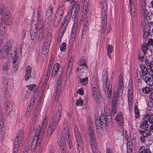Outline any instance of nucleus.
<instances>
[{"instance_id":"nucleus-23","label":"nucleus","mask_w":153,"mask_h":153,"mask_svg":"<svg viewBox=\"0 0 153 153\" xmlns=\"http://www.w3.org/2000/svg\"><path fill=\"white\" fill-rule=\"evenodd\" d=\"M148 122V121L146 120L145 116H144L143 117V120L140 123V128L142 129L148 128L149 126Z\"/></svg>"},{"instance_id":"nucleus-55","label":"nucleus","mask_w":153,"mask_h":153,"mask_svg":"<svg viewBox=\"0 0 153 153\" xmlns=\"http://www.w3.org/2000/svg\"><path fill=\"white\" fill-rule=\"evenodd\" d=\"M146 149L144 146L140 147L139 149V153H144L146 150Z\"/></svg>"},{"instance_id":"nucleus-25","label":"nucleus","mask_w":153,"mask_h":153,"mask_svg":"<svg viewBox=\"0 0 153 153\" xmlns=\"http://www.w3.org/2000/svg\"><path fill=\"white\" fill-rule=\"evenodd\" d=\"M45 26L44 25H42L39 30V34L38 37V40H41V39L43 37L44 35V29Z\"/></svg>"},{"instance_id":"nucleus-3","label":"nucleus","mask_w":153,"mask_h":153,"mask_svg":"<svg viewBox=\"0 0 153 153\" xmlns=\"http://www.w3.org/2000/svg\"><path fill=\"white\" fill-rule=\"evenodd\" d=\"M62 111L61 108H59L53 115L51 121L49 123L47 137H49L51 135L57 126L62 115Z\"/></svg>"},{"instance_id":"nucleus-17","label":"nucleus","mask_w":153,"mask_h":153,"mask_svg":"<svg viewBox=\"0 0 153 153\" xmlns=\"http://www.w3.org/2000/svg\"><path fill=\"white\" fill-rule=\"evenodd\" d=\"M117 98L115 96H113V101L112 102V107L111 111V114L113 115L116 113L117 109V107L116 104Z\"/></svg>"},{"instance_id":"nucleus-62","label":"nucleus","mask_w":153,"mask_h":153,"mask_svg":"<svg viewBox=\"0 0 153 153\" xmlns=\"http://www.w3.org/2000/svg\"><path fill=\"white\" fill-rule=\"evenodd\" d=\"M6 36V34L3 32H0V37L2 39H4Z\"/></svg>"},{"instance_id":"nucleus-37","label":"nucleus","mask_w":153,"mask_h":153,"mask_svg":"<svg viewBox=\"0 0 153 153\" xmlns=\"http://www.w3.org/2000/svg\"><path fill=\"white\" fill-rule=\"evenodd\" d=\"M152 90V88L147 86L144 87L142 90L143 92L146 94H149L151 92Z\"/></svg>"},{"instance_id":"nucleus-44","label":"nucleus","mask_w":153,"mask_h":153,"mask_svg":"<svg viewBox=\"0 0 153 153\" xmlns=\"http://www.w3.org/2000/svg\"><path fill=\"white\" fill-rule=\"evenodd\" d=\"M91 144V145H94V144H96V138L95 136L91 137H90Z\"/></svg>"},{"instance_id":"nucleus-11","label":"nucleus","mask_w":153,"mask_h":153,"mask_svg":"<svg viewBox=\"0 0 153 153\" xmlns=\"http://www.w3.org/2000/svg\"><path fill=\"white\" fill-rule=\"evenodd\" d=\"M58 141L59 146L62 150V153H67L66 152V146L63 135H59L58 136Z\"/></svg>"},{"instance_id":"nucleus-16","label":"nucleus","mask_w":153,"mask_h":153,"mask_svg":"<svg viewBox=\"0 0 153 153\" xmlns=\"http://www.w3.org/2000/svg\"><path fill=\"white\" fill-rule=\"evenodd\" d=\"M42 129L36 131L35 133V135L33 138V139H36V141H38L40 140L41 142V138L43 135L44 131Z\"/></svg>"},{"instance_id":"nucleus-63","label":"nucleus","mask_w":153,"mask_h":153,"mask_svg":"<svg viewBox=\"0 0 153 153\" xmlns=\"http://www.w3.org/2000/svg\"><path fill=\"white\" fill-rule=\"evenodd\" d=\"M8 65L7 64H5L3 65V70L4 71H6L8 70Z\"/></svg>"},{"instance_id":"nucleus-61","label":"nucleus","mask_w":153,"mask_h":153,"mask_svg":"<svg viewBox=\"0 0 153 153\" xmlns=\"http://www.w3.org/2000/svg\"><path fill=\"white\" fill-rule=\"evenodd\" d=\"M47 11H48V13H50L51 14H52L53 13V7L51 5H50L48 7Z\"/></svg>"},{"instance_id":"nucleus-15","label":"nucleus","mask_w":153,"mask_h":153,"mask_svg":"<svg viewBox=\"0 0 153 153\" xmlns=\"http://www.w3.org/2000/svg\"><path fill=\"white\" fill-rule=\"evenodd\" d=\"M13 103L12 102L7 101L5 104V112L9 115L13 111Z\"/></svg>"},{"instance_id":"nucleus-18","label":"nucleus","mask_w":153,"mask_h":153,"mask_svg":"<svg viewBox=\"0 0 153 153\" xmlns=\"http://www.w3.org/2000/svg\"><path fill=\"white\" fill-rule=\"evenodd\" d=\"M110 117H108L106 116V115H104V114H101L100 117L99 119L100 122L103 124V125L104 126L105 125L106 126L107 122L109 121L110 120Z\"/></svg>"},{"instance_id":"nucleus-28","label":"nucleus","mask_w":153,"mask_h":153,"mask_svg":"<svg viewBox=\"0 0 153 153\" xmlns=\"http://www.w3.org/2000/svg\"><path fill=\"white\" fill-rule=\"evenodd\" d=\"M140 68L142 72V74L143 76H145L148 74V71L145 65H141L140 66Z\"/></svg>"},{"instance_id":"nucleus-9","label":"nucleus","mask_w":153,"mask_h":153,"mask_svg":"<svg viewBox=\"0 0 153 153\" xmlns=\"http://www.w3.org/2000/svg\"><path fill=\"white\" fill-rule=\"evenodd\" d=\"M63 134L65 136L67 145L69 148L70 149H72V144L70 135V131L67 127L63 128Z\"/></svg>"},{"instance_id":"nucleus-41","label":"nucleus","mask_w":153,"mask_h":153,"mask_svg":"<svg viewBox=\"0 0 153 153\" xmlns=\"http://www.w3.org/2000/svg\"><path fill=\"white\" fill-rule=\"evenodd\" d=\"M134 111L135 118L137 119L139 118L140 116V113L138 107L137 105H135L134 106Z\"/></svg>"},{"instance_id":"nucleus-29","label":"nucleus","mask_w":153,"mask_h":153,"mask_svg":"<svg viewBox=\"0 0 153 153\" xmlns=\"http://www.w3.org/2000/svg\"><path fill=\"white\" fill-rule=\"evenodd\" d=\"M88 25L86 24H84V26L82 31V36L83 37L86 36L88 34Z\"/></svg>"},{"instance_id":"nucleus-32","label":"nucleus","mask_w":153,"mask_h":153,"mask_svg":"<svg viewBox=\"0 0 153 153\" xmlns=\"http://www.w3.org/2000/svg\"><path fill=\"white\" fill-rule=\"evenodd\" d=\"M64 6L63 5H60L56 14L63 16L64 9Z\"/></svg>"},{"instance_id":"nucleus-4","label":"nucleus","mask_w":153,"mask_h":153,"mask_svg":"<svg viewBox=\"0 0 153 153\" xmlns=\"http://www.w3.org/2000/svg\"><path fill=\"white\" fill-rule=\"evenodd\" d=\"M108 79L107 74H105L103 75L102 79L103 83L105 93L108 99H110L111 98L112 94V86L110 84H107Z\"/></svg>"},{"instance_id":"nucleus-31","label":"nucleus","mask_w":153,"mask_h":153,"mask_svg":"<svg viewBox=\"0 0 153 153\" xmlns=\"http://www.w3.org/2000/svg\"><path fill=\"white\" fill-rule=\"evenodd\" d=\"M144 116L150 123H153V114H147Z\"/></svg>"},{"instance_id":"nucleus-48","label":"nucleus","mask_w":153,"mask_h":153,"mask_svg":"<svg viewBox=\"0 0 153 153\" xmlns=\"http://www.w3.org/2000/svg\"><path fill=\"white\" fill-rule=\"evenodd\" d=\"M38 115V113L36 111H35L34 112L32 118V121L33 123H35L37 117Z\"/></svg>"},{"instance_id":"nucleus-39","label":"nucleus","mask_w":153,"mask_h":153,"mask_svg":"<svg viewBox=\"0 0 153 153\" xmlns=\"http://www.w3.org/2000/svg\"><path fill=\"white\" fill-rule=\"evenodd\" d=\"M127 153H131L132 152L133 149L132 143H127Z\"/></svg>"},{"instance_id":"nucleus-42","label":"nucleus","mask_w":153,"mask_h":153,"mask_svg":"<svg viewBox=\"0 0 153 153\" xmlns=\"http://www.w3.org/2000/svg\"><path fill=\"white\" fill-rule=\"evenodd\" d=\"M104 111L105 115H106V116L108 117H111L109 116V114L110 113V111L109 108L108 106H105L104 108Z\"/></svg>"},{"instance_id":"nucleus-10","label":"nucleus","mask_w":153,"mask_h":153,"mask_svg":"<svg viewBox=\"0 0 153 153\" xmlns=\"http://www.w3.org/2000/svg\"><path fill=\"white\" fill-rule=\"evenodd\" d=\"M38 26V25L36 22H34L31 24L30 34L31 39L32 40H33L36 38L38 39V36L37 37Z\"/></svg>"},{"instance_id":"nucleus-47","label":"nucleus","mask_w":153,"mask_h":153,"mask_svg":"<svg viewBox=\"0 0 153 153\" xmlns=\"http://www.w3.org/2000/svg\"><path fill=\"white\" fill-rule=\"evenodd\" d=\"M83 103V102L82 99H79L76 102V105L77 106H81Z\"/></svg>"},{"instance_id":"nucleus-7","label":"nucleus","mask_w":153,"mask_h":153,"mask_svg":"<svg viewBox=\"0 0 153 153\" xmlns=\"http://www.w3.org/2000/svg\"><path fill=\"white\" fill-rule=\"evenodd\" d=\"M74 132L75 137L78 146V149L80 152L83 149V140L77 127L75 128Z\"/></svg>"},{"instance_id":"nucleus-24","label":"nucleus","mask_w":153,"mask_h":153,"mask_svg":"<svg viewBox=\"0 0 153 153\" xmlns=\"http://www.w3.org/2000/svg\"><path fill=\"white\" fill-rule=\"evenodd\" d=\"M139 132L140 134H142V136L144 137H146L150 136L151 134L150 130L147 129H145L144 131L140 130L139 131Z\"/></svg>"},{"instance_id":"nucleus-38","label":"nucleus","mask_w":153,"mask_h":153,"mask_svg":"<svg viewBox=\"0 0 153 153\" xmlns=\"http://www.w3.org/2000/svg\"><path fill=\"white\" fill-rule=\"evenodd\" d=\"M95 123L97 128V129H98L99 128L100 129L102 128L103 127H104V125H103V124L100 122V120H99L96 121H95Z\"/></svg>"},{"instance_id":"nucleus-49","label":"nucleus","mask_w":153,"mask_h":153,"mask_svg":"<svg viewBox=\"0 0 153 153\" xmlns=\"http://www.w3.org/2000/svg\"><path fill=\"white\" fill-rule=\"evenodd\" d=\"M61 87L60 85H57L56 89V97H59V95L60 93V91L61 89Z\"/></svg>"},{"instance_id":"nucleus-45","label":"nucleus","mask_w":153,"mask_h":153,"mask_svg":"<svg viewBox=\"0 0 153 153\" xmlns=\"http://www.w3.org/2000/svg\"><path fill=\"white\" fill-rule=\"evenodd\" d=\"M147 46L148 45L146 43L143 44L142 45V49L144 55L146 53V51L148 49Z\"/></svg>"},{"instance_id":"nucleus-8","label":"nucleus","mask_w":153,"mask_h":153,"mask_svg":"<svg viewBox=\"0 0 153 153\" xmlns=\"http://www.w3.org/2000/svg\"><path fill=\"white\" fill-rule=\"evenodd\" d=\"M40 141H37L36 139H33L30 148L29 147L28 148L25 147V151L23 153H27V150H30V149L31 151L33 152L36 150V153L37 152V150L39 149V147L40 146Z\"/></svg>"},{"instance_id":"nucleus-64","label":"nucleus","mask_w":153,"mask_h":153,"mask_svg":"<svg viewBox=\"0 0 153 153\" xmlns=\"http://www.w3.org/2000/svg\"><path fill=\"white\" fill-rule=\"evenodd\" d=\"M149 69L150 70H153V60L151 61L149 64Z\"/></svg>"},{"instance_id":"nucleus-2","label":"nucleus","mask_w":153,"mask_h":153,"mask_svg":"<svg viewBox=\"0 0 153 153\" xmlns=\"http://www.w3.org/2000/svg\"><path fill=\"white\" fill-rule=\"evenodd\" d=\"M80 10L79 3L78 1L76 2L73 6L71 12L68 13V15L64 19L62 23L60 31L62 34H63L67 28L70 20L76 23L78 21V18L77 15Z\"/></svg>"},{"instance_id":"nucleus-5","label":"nucleus","mask_w":153,"mask_h":153,"mask_svg":"<svg viewBox=\"0 0 153 153\" xmlns=\"http://www.w3.org/2000/svg\"><path fill=\"white\" fill-rule=\"evenodd\" d=\"M0 19V30L3 27L4 29L5 25H8L11 23V18L8 12L3 13L1 15Z\"/></svg>"},{"instance_id":"nucleus-54","label":"nucleus","mask_w":153,"mask_h":153,"mask_svg":"<svg viewBox=\"0 0 153 153\" xmlns=\"http://www.w3.org/2000/svg\"><path fill=\"white\" fill-rule=\"evenodd\" d=\"M35 99L34 97H33L31 99V102H30V105H29L28 107H29V109H30V108H32L33 106L34 105V102L35 101Z\"/></svg>"},{"instance_id":"nucleus-30","label":"nucleus","mask_w":153,"mask_h":153,"mask_svg":"<svg viewBox=\"0 0 153 153\" xmlns=\"http://www.w3.org/2000/svg\"><path fill=\"white\" fill-rule=\"evenodd\" d=\"M107 19H102L101 25V30L102 32H104L106 30V27Z\"/></svg>"},{"instance_id":"nucleus-14","label":"nucleus","mask_w":153,"mask_h":153,"mask_svg":"<svg viewBox=\"0 0 153 153\" xmlns=\"http://www.w3.org/2000/svg\"><path fill=\"white\" fill-rule=\"evenodd\" d=\"M74 58V56H72L69 61L66 73V77H68V78L71 74L72 70L73 64V63Z\"/></svg>"},{"instance_id":"nucleus-60","label":"nucleus","mask_w":153,"mask_h":153,"mask_svg":"<svg viewBox=\"0 0 153 153\" xmlns=\"http://www.w3.org/2000/svg\"><path fill=\"white\" fill-rule=\"evenodd\" d=\"M149 35V33L146 31H144L143 34V37L145 39H147Z\"/></svg>"},{"instance_id":"nucleus-35","label":"nucleus","mask_w":153,"mask_h":153,"mask_svg":"<svg viewBox=\"0 0 153 153\" xmlns=\"http://www.w3.org/2000/svg\"><path fill=\"white\" fill-rule=\"evenodd\" d=\"M22 139V137L21 136H20L19 137L16 136L15 140L14 145H15V146L16 147H19V144L20 143Z\"/></svg>"},{"instance_id":"nucleus-26","label":"nucleus","mask_w":153,"mask_h":153,"mask_svg":"<svg viewBox=\"0 0 153 153\" xmlns=\"http://www.w3.org/2000/svg\"><path fill=\"white\" fill-rule=\"evenodd\" d=\"M31 71V67L30 66H28L26 68V73L25 76V79L26 80L28 79L29 77L30 76Z\"/></svg>"},{"instance_id":"nucleus-50","label":"nucleus","mask_w":153,"mask_h":153,"mask_svg":"<svg viewBox=\"0 0 153 153\" xmlns=\"http://www.w3.org/2000/svg\"><path fill=\"white\" fill-rule=\"evenodd\" d=\"M88 131L90 137L95 136L94 135V131L93 128H88Z\"/></svg>"},{"instance_id":"nucleus-22","label":"nucleus","mask_w":153,"mask_h":153,"mask_svg":"<svg viewBox=\"0 0 153 153\" xmlns=\"http://www.w3.org/2000/svg\"><path fill=\"white\" fill-rule=\"evenodd\" d=\"M102 12V19H107V5L106 3L103 4Z\"/></svg>"},{"instance_id":"nucleus-57","label":"nucleus","mask_w":153,"mask_h":153,"mask_svg":"<svg viewBox=\"0 0 153 153\" xmlns=\"http://www.w3.org/2000/svg\"><path fill=\"white\" fill-rule=\"evenodd\" d=\"M62 16L57 14H56L55 15V18L56 19H57L58 21L60 22L61 21V20L62 18Z\"/></svg>"},{"instance_id":"nucleus-1","label":"nucleus","mask_w":153,"mask_h":153,"mask_svg":"<svg viewBox=\"0 0 153 153\" xmlns=\"http://www.w3.org/2000/svg\"><path fill=\"white\" fill-rule=\"evenodd\" d=\"M13 43L12 39L7 41L3 46L0 55L2 58H5L7 55L13 58V69L12 71L15 72L17 70L21 53L19 49L13 48Z\"/></svg>"},{"instance_id":"nucleus-12","label":"nucleus","mask_w":153,"mask_h":153,"mask_svg":"<svg viewBox=\"0 0 153 153\" xmlns=\"http://www.w3.org/2000/svg\"><path fill=\"white\" fill-rule=\"evenodd\" d=\"M51 35L50 33H48L46 36L43 48V49H44L46 53L48 52V49L49 48V45L51 42Z\"/></svg>"},{"instance_id":"nucleus-53","label":"nucleus","mask_w":153,"mask_h":153,"mask_svg":"<svg viewBox=\"0 0 153 153\" xmlns=\"http://www.w3.org/2000/svg\"><path fill=\"white\" fill-rule=\"evenodd\" d=\"M141 6L142 7V11H144L146 7V4L145 0H142Z\"/></svg>"},{"instance_id":"nucleus-21","label":"nucleus","mask_w":153,"mask_h":153,"mask_svg":"<svg viewBox=\"0 0 153 153\" xmlns=\"http://www.w3.org/2000/svg\"><path fill=\"white\" fill-rule=\"evenodd\" d=\"M123 80L122 79H120L119 80V87L117 89V92L119 95L123 94Z\"/></svg>"},{"instance_id":"nucleus-13","label":"nucleus","mask_w":153,"mask_h":153,"mask_svg":"<svg viewBox=\"0 0 153 153\" xmlns=\"http://www.w3.org/2000/svg\"><path fill=\"white\" fill-rule=\"evenodd\" d=\"M86 72L81 70L80 74V77L81 78L79 81L80 83L85 85L87 84L88 82V76H87Z\"/></svg>"},{"instance_id":"nucleus-43","label":"nucleus","mask_w":153,"mask_h":153,"mask_svg":"<svg viewBox=\"0 0 153 153\" xmlns=\"http://www.w3.org/2000/svg\"><path fill=\"white\" fill-rule=\"evenodd\" d=\"M5 13V7L4 4L0 3V15H1L3 13Z\"/></svg>"},{"instance_id":"nucleus-51","label":"nucleus","mask_w":153,"mask_h":153,"mask_svg":"<svg viewBox=\"0 0 153 153\" xmlns=\"http://www.w3.org/2000/svg\"><path fill=\"white\" fill-rule=\"evenodd\" d=\"M66 44L65 43L63 42L60 46L61 51H64L66 49Z\"/></svg>"},{"instance_id":"nucleus-36","label":"nucleus","mask_w":153,"mask_h":153,"mask_svg":"<svg viewBox=\"0 0 153 153\" xmlns=\"http://www.w3.org/2000/svg\"><path fill=\"white\" fill-rule=\"evenodd\" d=\"M77 31V27H73L71 33V39H74L75 38L76 36V33Z\"/></svg>"},{"instance_id":"nucleus-40","label":"nucleus","mask_w":153,"mask_h":153,"mask_svg":"<svg viewBox=\"0 0 153 153\" xmlns=\"http://www.w3.org/2000/svg\"><path fill=\"white\" fill-rule=\"evenodd\" d=\"M28 88L30 90L33 91L35 92L36 91L37 89L36 86V85L31 84L27 86Z\"/></svg>"},{"instance_id":"nucleus-59","label":"nucleus","mask_w":153,"mask_h":153,"mask_svg":"<svg viewBox=\"0 0 153 153\" xmlns=\"http://www.w3.org/2000/svg\"><path fill=\"white\" fill-rule=\"evenodd\" d=\"M128 99L129 98H132L133 97V95H132V90L130 89H129L128 90Z\"/></svg>"},{"instance_id":"nucleus-56","label":"nucleus","mask_w":153,"mask_h":153,"mask_svg":"<svg viewBox=\"0 0 153 153\" xmlns=\"http://www.w3.org/2000/svg\"><path fill=\"white\" fill-rule=\"evenodd\" d=\"M89 11L88 7L86 5H84L83 8V12L84 13V14L87 13Z\"/></svg>"},{"instance_id":"nucleus-27","label":"nucleus","mask_w":153,"mask_h":153,"mask_svg":"<svg viewBox=\"0 0 153 153\" xmlns=\"http://www.w3.org/2000/svg\"><path fill=\"white\" fill-rule=\"evenodd\" d=\"M146 83L149 86H152L153 85V79L149 76H146L144 79Z\"/></svg>"},{"instance_id":"nucleus-33","label":"nucleus","mask_w":153,"mask_h":153,"mask_svg":"<svg viewBox=\"0 0 153 153\" xmlns=\"http://www.w3.org/2000/svg\"><path fill=\"white\" fill-rule=\"evenodd\" d=\"M113 46L112 45L109 44L107 46V55L109 58H111V54L113 51Z\"/></svg>"},{"instance_id":"nucleus-34","label":"nucleus","mask_w":153,"mask_h":153,"mask_svg":"<svg viewBox=\"0 0 153 153\" xmlns=\"http://www.w3.org/2000/svg\"><path fill=\"white\" fill-rule=\"evenodd\" d=\"M48 122V117L45 116L44 117L41 129L44 130L46 128Z\"/></svg>"},{"instance_id":"nucleus-58","label":"nucleus","mask_w":153,"mask_h":153,"mask_svg":"<svg viewBox=\"0 0 153 153\" xmlns=\"http://www.w3.org/2000/svg\"><path fill=\"white\" fill-rule=\"evenodd\" d=\"M147 45L148 46H152L153 45V39L150 38L148 40V41L147 42Z\"/></svg>"},{"instance_id":"nucleus-46","label":"nucleus","mask_w":153,"mask_h":153,"mask_svg":"<svg viewBox=\"0 0 153 153\" xmlns=\"http://www.w3.org/2000/svg\"><path fill=\"white\" fill-rule=\"evenodd\" d=\"M32 108H30V109H29V107H28L26 111L25 114V117H27L30 114Z\"/></svg>"},{"instance_id":"nucleus-20","label":"nucleus","mask_w":153,"mask_h":153,"mask_svg":"<svg viewBox=\"0 0 153 153\" xmlns=\"http://www.w3.org/2000/svg\"><path fill=\"white\" fill-rule=\"evenodd\" d=\"M79 65L80 66V73H81V71L82 70V71H84L86 72V70L87 69L88 67L84 60L82 59L80 60L79 63Z\"/></svg>"},{"instance_id":"nucleus-52","label":"nucleus","mask_w":153,"mask_h":153,"mask_svg":"<svg viewBox=\"0 0 153 153\" xmlns=\"http://www.w3.org/2000/svg\"><path fill=\"white\" fill-rule=\"evenodd\" d=\"M97 144H94V145H91V147L93 152L94 153H97V148L96 147Z\"/></svg>"},{"instance_id":"nucleus-19","label":"nucleus","mask_w":153,"mask_h":153,"mask_svg":"<svg viewBox=\"0 0 153 153\" xmlns=\"http://www.w3.org/2000/svg\"><path fill=\"white\" fill-rule=\"evenodd\" d=\"M116 120L120 126H122L123 123V113L120 112L116 117Z\"/></svg>"},{"instance_id":"nucleus-6","label":"nucleus","mask_w":153,"mask_h":153,"mask_svg":"<svg viewBox=\"0 0 153 153\" xmlns=\"http://www.w3.org/2000/svg\"><path fill=\"white\" fill-rule=\"evenodd\" d=\"M91 88L93 96L97 102L100 101L101 98L100 92L99 88V86L97 82H94L91 84Z\"/></svg>"}]
</instances>
